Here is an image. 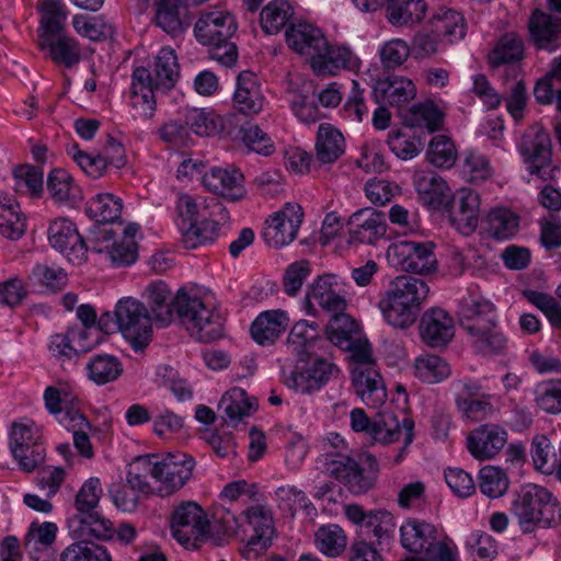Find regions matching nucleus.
Masks as SVG:
<instances>
[{
	"label": "nucleus",
	"mask_w": 561,
	"mask_h": 561,
	"mask_svg": "<svg viewBox=\"0 0 561 561\" xmlns=\"http://www.w3.org/2000/svg\"><path fill=\"white\" fill-rule=\"evenodd\" d=\"M57 526L54 523H33L24 539V547L34 561H53L50 546L54 543Z\"/></svg>",
	"instance_id": "obj_33"
},
{
	"label": "nucleus",
	"mask_w": 561,
	"mask_h": 561,
	"mask_svg": "<svg viewBox=\"0 0 561 561\" xmlns=\"http://www.w3.org/2000/svg\"><path fill=\"white\" fill-rule=\"evenodd\" d=\"M180 76V66L174 49L163 47L154 59L152 71H150V85L157 92L165 93L174 88Z\"/></svg>",
	"instance_id": "obj_31"
},
{
	"label": "nucleus",
	"mask_w": 561,
	"mask_h": 561,
	"mask_svg": "<svg viewBox=\"0 0 561 561\" xmlns=\"http://www.w3.org/2000/svg\"><path fill=\"white\" fill-rule=\"evenodd\" d=\"M394 527V518L391 513L385 510H371L362 528H365L381 542L391 538Z\"/></svg>",
	"instance_id": "obj_61"
},
{
	"label": "nucleus",
	"mask_w": 561,
	"mask_h": 561,
	"mask_svg": "<svg viewBox=\"0 0 561 561\" xmlns=\"http://www.w3.org/2000/svg\"><path fill=\"white\" fill-rule=\"evenodd\" d=\"M554 447L546 435H536L530 445V456L537 471L551 474L556 468L554 459H551Z\"/></svg>",
	"instance_id": "obj_58"
},
{
	"label": "nucleus",
	"mask_w": 561,
	"mask_h": 561,
	"mask_svg": "<svg viewBox=\"0 0 561 561\" xmlns=\"http://www.w3.org/2000/svg\"><path fill=\"white\" fill-rule=\"evenodd\" d=\"M304 211L300 205L287 203L278 211L265 220L262 232L264 241L273 248H280L291 243L302 222Z\"/></svg>",
	"instance_id": "obj_10"
},
{
	"label": "nucleus",
	"mask_w": 561,
	"mask_h": 561,
	"mask_svg": "<svg viewBox=\"0 0 561 561\" xmlns=\"http://www.w3.org/2000/svg\"><path fill=\"white\" fill-rule=\"evenodd\" d=\"M114 316L118 331L130 342L134 350H142L151 341L152 318L144 302L124 297L115 306Z\"/></svg>",
	"instance_id": "obj_7"
},
{
	"label": "nucleus",
	"mask_w": 561,
	"mask_h": 561,
	"mask_svg": "<svg viewBox=\"0 0 561 561\" xmlns=\"http://www.w3.org/2000/svg\"><path fill=\"white\" fill-rule=\"evenodd\" d=\"M171 530L178 542L188 546L207 533V516L196 502H183L173 511Z\"/></svg>",
	"instance_id": "obj_13"
},
{
	"label": "nucleus",
	"mask_w": 561,
	"mask_h": 561,
	"mask_svg": "<svg viewBox=\"0 0 561 561\" xmlns=\"http://www.w3.org/2000/svg\"><path fill=\"white\" fill-rule=\"evenodd\" d=\"M149 304L154 319L161 325H168L173 320L175 309L171 300V290L163 282L152 283L147 287Z\"/></svg>",
	"instance_id": "obj_45"
},
{
	"label": "nucleus",
	"mask_w": 561,
	"mask_h": 561,
	"mask_svg": "<svg viewBox=\"0 0 561 561\" xmlns=\"http://www.w3.org/2000/svg\"><path fill=\"white\" fill-rule=\"evenodd\" d=\"M150 70L137 67L133 72L130 105L134 110V118L139 121L150 119L156 112V89L150 85Z\"/></svg>",
	"instance_id": "obj_23"
},
{
	"label": "nucleus",
	"mask_w": 561,
	"mask_h": 561,
	"mask_svg": "<svg viewBox=\"0 0 561 561\" xmlns=\"http://www.w3.org/2000/svg\"><path fill=\"white\" fill-rule=\"evenodd\" d=\"M520 153L528 162L533 174H540L541 169L551 159V139L547 130L539 124L530 126L520 141Z\"/></svg>",
	"instance_id": "obj_17"
},
{
	"label": "nucleus",
	"mask_w": 561,
	"mask_h": 561,
	"mask_svg": "<svg viewBox=\"0 0 561 561\" xmlns=\"http://www.w3.org/2000/svg\"><path fill=\"white\" fill-rule=\"evenodd\" d=\"M41 49H48L50 58L58 65L71 68L81 60L79 44L67 35L56 37L48 42H39Z\"/></svg>",
	"instance_id": "obj_43"
},
{
	"label": "nucleus",
	"mask_w": 561,
	"mask_h": 561,
	"mask_svg": "<svg viewBox=\"0 0 561 561\" xmlns=\"http://www.w3.org/2000/svg\"><path fill=\"white\" fill-rule=\"evenodd\" d=\"M102 495L101 482L98 478L88 479L78 491L75 500L76 516L95 511Z\"/></svg>",
	"instance_id": "obj_63"
},
{
	"label": "nucleus",
	"mask_w": 561,
	"mask_h": 561,
	"mask_svg": "<svg viewBox=\"0 0 561 561\" xmlns=\"http://www.w3.org/2000/svg\"><path fill=\"white\" fill-rule=\"evenodd\" d=\"M47 191L57 204H73L80 198L79 187L68 172L61 169L51 171L47 179Z\"/></svg>",
	"instance_id": "obj_44"
},
{
	"label": "nucleus",
	"mask_w": 561,
	"mask_h": 561,
	"mask_svg": "<svg viewBox=\"0 0 561 561\" xmlns=\"http://www.w3.org/2000/svg\"><path fill=\"white\" fill-rule=\"evenodd\" d=\"M307 298L314 300L322 309L329 312H340L346 307L341 294L340 283L335 274L319 276L311 285Z\"/></svg>",
	"instance_id": "obj_28"
},
{
	"label": "nucleus",
	"mask_w": 561,
	"mask_h": 561,
	"mask_svg": "<svg viewBox=\"0 0 561 561\" xmlns=\"http://www.w3.org/2000/svg\"><path fill=\"white\" fill-rule=\"evenodd\" d=\"M286 42L289 48L299 55L309 59L324 48L325 36L322 31L309 23H298L290 25L285 33Z\"/></svg>",
	"instance_id": "obj_25"
},
{
	"label": "nucleus",
	"mask_w": 561,
	"mask_h": 561,
	"mask_svg": "<svg viewBox=\"0 0 561 561\" xmlns=\"http://www.w3.org/2000/svg\"><path fill=\"white\" fill-rule=\"evenodd\" d=\"M529 32L539 49L553 51L560 46L561 20L537 9L530 16Z\"/></svg>",
	"instance_id": "obj_26"
},
{
	"label": "nucleus",
	"mask_w": 561,
	"mask_h": 561,
	"mask_svg": "<svg viewBox=\"0 0 561 561\" xmlns=\"http://www.w3.org/2000/svg\"><path fill=\"white\" fill-rule=\"evenodd\" d=\"M419 334L428 347H446L455 336V321L446 310L430 308L421 317Z\"/></svg>",
	"instance_id": "obj_15"
},
{
	"label": "nucleus",
	"mask_w": 561,
	"mask_h": 561,
	"mask_svg": "<svg viewBox=\"0 0 561 561\" xmlns=\"http://www.w3.org/2000/svg\"><path fill=\"white\" fill-rule=\"evenodd\" d=\"M401 435V424L398 417L388 411L379 414V419L373 421L371 438L382 444L392 443Z\"/></svg>",
	"instance_id": "obj_62"
},
{
	"label": "nucleus",
	"mask_w": 561,
	"mask_h": 561,
	"mask_svg": "<svg viewBox=\"0 0 561 561\" xmlns=\"http://www.w3.org/2000/svg\"><path fill=\"white\" fill-rule=\"evenodd\" d=\"M428 162L437 168H451L457 160L454 141L445 135L434 136L426 151Z\"/></svg>",
	"instance_id": "obj_51"
},
{
	"label": "nucleus",
	"mask_w": 561,
	"mask_h": 561,
	"mask_svg": "<svg viewBox=\"0 0 561 561\" xmlns=\"http://www.w3.org/2000/svg\"><path fill=\"white\" fill-rule=\"evenodd\" d=\"M524 56V43L514 32L503 34L493 47V67L519 61Z\"/></svg>",
	"instance_id": "obj_52"
},
{
	"label": "nucleus",
	"mask_w": 561,
	"mask_h": 561,
	"mask_svg": "<svg viewBox=\"0 0 561 561\" xmlns=\"http://www.w3.org/2000/svg\"><path fill=\"white\" fill-rule=\"evenodd\" d=\"M44 173L34 165H19L13 170L14 188L19 193L38 195L43 191Z\"/></svg>",
	"instance_id": "obj_55"
},
{
	"label": "nucleus",
	"mask_w": 561,
	"mask_h": 561,
	"mask_svg": "<svg viewBox=\"0 0 561 561\" xmlns=\"http://www.w3.org/2000/svg\"><path fill=\"white\" fill-rule=\"evenodd\" d=\"M455 404L465 420L480 422L491 412L490 394L479 380L459 379L453 382Z\"/></svg>",
	"instance_id": "obj_11"
},
{
	"label": "nucleus",
	"mask_w": 561,
	"mask_h": 561,
	"mask_svg": "<svg viewBox=\"0 0 561 561\" xmlns=\"http://www.w3.org/2000/svg\"><path fill=\"white\" fill-rule=\"evenodd\" d=\"M244 176L238 169L211 168L203 175L204 186L230 202L245 196Z\"/></svg>",
	"instance_id": "obj_20"
},
{
	"label": "nucleus",
	"mask_w": 561,
	"mask_h": 561,
	"mask_svg": "<svg viewBox=\"0 0 561 561\" xmlns=\"http://www.w3.org/2000/svg\"><path fill=\"white\" fill-rule=\"evenodd\" d=\"M184 117L185 126L198 136L209 137L218 134L222 128L220 119L204 108H190Z\"/></svg>",
	"instance_id": "obj_56"
},
{
	"label": "nucleus",
	"mask_w": 561,
	"mask_h": 561,
	"mask_svg": "<svg viewBox=\"0 0 561 561\" xmlns=\"http://www.w3.org/2000/svg\"><path fill=\"white\" fill-rule=\"evenodd\" d=\"M153 479L161 483L159 492L170 495L180 490L193 474L195 460L183 453L168 454L163 457L149 455Z\"/></svg>",
	"instance_id": "obj_9"
},
{
	"label": "nucleus",
	"mask_w": 561,
	"mask_h": 561,
	"mask_svg": "<svg viewBox=\"0 0 561 561\" xmlns=\"http://www.w3.org/2000/svg\"><path fill=\"white\" fill-rule=\"evenodd\" d=\"M400 542L412 553H425L438 542L437 529L425 520L408 518L400 527Z\"/></svg>",
	"instance_id": "obj_24"
},
{
	"label": "nucleus",
	"mask_w": 561,
	"mask_h": 561,
	"mask_svg": "<svg viewBox=\"0 0 561 561\" xmlns=\"http://www.w3.org/2000/svg\"><path fill=\"white\" fill-rule=\"evenodd\" d=\"M413 185L420 201L432 209L449 205L451 190L447 182L434 171H417L413 175Z\"/></svg>",
	"instance_id": "obj_19"
},
{
	"label": "nucleus",
	"mask_w": 561,
	"mask_h": 561,
	"mask_svg": "<svg viewBox=\"0 0 561 561\" xmlns=\"http://www.w3.org/2000/svg\"><path fill=\"white\" fill-rule=\"evenodd\" d=\"M411 54V47L401 38H392L382 44L379 57L387 69H396L402 66Z\"/></svg>",
	"instance_id": "obj_64"
},
{
	"label": "nucleus",
	"mask_w": 561,
	"mask_h": 561,
	"mask_svg": "<svg viewBox=\"0 0 561 561\" xmlns=\"http://www.w3.org/2000/svg\"><path fill=\"white\" fill-rule=\"evenodd\" d=\"M148 476L153 478L150 457L149 455L140 456L130 465L126 483L138 494H150L152 489L147 481Z\"/></svg>",
	"instance_id": "obj_60"
},
{
	"label": "nucleus",
	"mask_w": 561,
	"mask_h": 561,
	"mask_svg": "<svg viewBox=\"0 0 561 561\" xmlns=\"http://www.w3.org/2000/svg\"><path fill=\"white\" fill-rule=\"evenodd\" d=\"M294 11L285 0L270 2L261 12V26L267 34L278 33L293 16Z\"/></svg>",
	"instance_id": "obj_50"
},
{
	"label": "nucleus",
	"mask_w": 561,
	"mask_h": 561,
	"mask_svg": "<svg viewBox=\"0 0 561 561\" xmlns=\"http://www.w3.org/2000/svg\"><path fill=\"white\" fill-rule=\"evenodd\" d=\"M232 101L234 108L245 115L259 114L263 110L265 98L254 72L244 70L239 73Z\"/></svg>",
	"instance_id": "obj_22"
},
{
	"label": "nucleus",
	"mask_w": 561,
	"mask_h": 561,
	"mask_svg": "<svg viewBox=\"0 0 561 561\" xmlns=\"http://www.w3.org/2000/svg\"><path fill=\"white\" fill-rule=\"evenodd\" d=\"M278 507L294 516L298 510H313L306 493L295 485L284 484L274 491Z\"/></svg>",
	"instance_id": "obj_53"
},
{
	"label": "nucleus",
	"mask_w": 561,
	"mask_h": 561,
	"mask_svg": "<svg viewBox=\"0 0 561 561\" xmlns=\"http://www.w3.org/2000/svg\"><path fill=\"white\" fill-rule=\"evenodd\" d=\"M72 25L79 35L91 41H103L111 37L114 32L112 25L100 16L77 14L72 19Z\"/></svg>",
	"instance_id": "obj_57"
},
{
	"label": "nucleus",
	"mask_w": 561,
	"mask_h": 561,
	"mask_svg": "<svg viewBox=\"0 0 561 561\" xmlns=\"http://www.w3.org/2000/svg\"><path fill=\"white\" fill-rule=\"evenodd\" d=\"M415 376L426 383H437L446 379L451 370L449 364L437 355H422L414 362Z\"/></svg>",
	"instance_id": "obj_48"
},
{
	"label": "nucleus",
	"mask_w": 561,
	"mask_h": 561,
	"mask_svg": "<svg viewBox=\"0 0 561 561\" xmlns=\"http://www.w3.org/2000/svg\"><path fill=\"white\" fill-rule=\"evenodd\" d=\"M218 236L215 222L203 219L201 222H191L184 230L182 243L186 249H195L214 241Z\"/></svg>",
	"instance_id": "obj_59"
},
{
	"label": "nucleus",
	"mask_w": 561,
	"mask_h": 561,
	"mask_svg": "<svg viewBox=\"0 0 561 561\" xmlns=\"http://www.w3.org/2000/svg\"><path fill=\"white\" fill-rule=\"evenodd\" d=\"M242 515L253 531L248 545L260 550L266 549L274 535V519L271 510L264 505H253Z\"/></svg>",
	"instance_id": "obj_27"
},
{
	"label": "nucleus",
	"mask_w": 561,
	"mask_h": 561,
	"mask_svg": "<svg viewBox=\"0 0 561 561\" xmlns=\"http://www.w3.org/2000/svg\"><path fill=\"white\" fill-rule=\"evenodd\" d=\"M88 378L98 386L116 381L123 374V363L111 354L93 355L85 366Z\"/></svg>",
	"instance_id": "obj_39"
},
{
	"label": "nucleus",
	"mask_w": 561,
	"mask_h": 561,
	"mask_svg": "<svg viewBox=\"0 0 561 561\" xmlns=\"http://www.w3.org/2000/svg\"><path fill=\"white\" fill-rule=\"evenodd\" d=\"M449 220L462 234L472 233L480 217V196L478 193L462 188L457 192L449 207Z\"/></svg>",
	"instance_id": "obj_18"
},
{
	"label": "nucleus",
	"mask_w": 561,
	"mask_h": 561,
	"mask_svg": "<svg viewBox=\"0 0 561 561\" xmlns=\"http://www.w3.org/2000/svg\"><path fill=\"white\" fill-rule=\"evenodd\" d=\"M343 348L350 351L354 360L352 382L356 394L368 407L382 405L387 399V391L380 374L375 368L368 341L359 336L350 347Z\"/></svg>",
	"instance_id": "obj_5"
},
{
	"label": "nucleus",
	"mask_w": 561,
	"mask_h": 561,
	"mask_svg": "<svg viewBox=\"0 0 561 561\" xmlns=\"http://www.w3.org/2000/svg\"><path fill=\"white\" fill-rule=\"evenodd\" d=\"M154 8V24L172 37L182 34L190 25L186 8L180 0H156Z\"/></svg>",
	"instance_id": "obj_32"
},
{
	"label": "nucleus",
	"mask_w": 561,
	"mask_h": 561,
	"mask_svg": "<svg viewBox=\"0 0 561 561\" xmlns=\"http://www.w3.org/2000/svg\"><path fill=\"white\" fill-rule=\"evenodd\" d=\"M325 332L330 342L339 347H350L352 342L359 337L357 322L343 311L333 313Z\"/></svg>",
	"instance_id": "obj_41"
},
{
	"label": "nucleus",
	"mask_w": 561,
	"mask_h": 561,
	"mask_svg": "<svg viewBox=\"0 0 561 561\" xmlns=\"http://www.w3.org/2000/svg\"><path fill=\"white\" fill-rule=\"evenodd\" d=\"M428 291L425 280L400 275L390 282L378 307L387 323L397 329H407L415 322Z\"/></svg>",
	"instance_id": "obj_1"
},
{
	"label": "nucleus",
	"mask_w": 561,
	"mask_h": 561,
	"mask_svg": "<svg viewBox=\"0 0 561 561\" xmlns=\"http://www.w3.org/2000/svg\"><path fill=\"white\" fill-rule=\"evenodd\" d=\"M237 30L234 18L221 11L203 14L195 24V36L203 45L210 46L209 56L225 67H231L238 58V49L229 39Z\"/></svg>",
	"instance_id": "obj_4"
},
{
	"label": "nucleus",
	"mask_w": 561,
	"mask_h": 561,
	"mask_svg": "<svg viewBox=\"0 0 561 561\" xmlns=\"http://www.w3.org/2000/svg\"><path fill=\"white\" fill-rule=\"evenodd\" d=\"M41 12L39 42L66 35L64 30L68 11L61 0H43Z\"/></svg>",
	"instance_id": "obj_36"
},
{
	"label": "nucleus",
	"mask_w": 561,
	"mask_h": 561,
	"mask_svg": "<svg viewBox=\"0 0 561 561\" xmlns=\"http://www.w3.org/2000/svg\"><path fill=\"white\" fill-rule=\"evenodd\" d=\"M368 458L373 462L368 468H365L354 458L340 454L336 459L330 461L328 470L330 474L343 483L351 493L357 495L364 494L373 488L377 473L374 458L370 456Z\"/></svg>",
	"instance_id": "obj_12"
},
{
	"label": "nucleus",
	"mask_w": 561,
	"mask_h": 561,
	"mask_svg": "<svg viewBox=\"0 0 561 561\" xmlns=\"http://www.w3.org/2000/svg\"><path fill=\"white\" fill-rule=\"evenodd\" d=\"M360 59L344 44H330L324 39V48L311 59L310 67L318 76H336L341 70L357 71Z\"/></svg>",
	"instance_id": "obj_14"
},
{
	"label": "nucleus",
	"mask_w": 561,
	"mask_h": 561,
	"mask_svg": "<svg viewBox=\"0 0 561 561\" xmlns=\"http://www.w3.org/2000/svg\"><path fill=\"white\" fill-rule=\"evenodd\" d=\"M60 561H112V558L102 546L77 541L61 552Z\"/></svg>",
	"instance_id": "obj_54"
},
{
	"label": "nucleus",
	"mask_w": 561,
	"mask_h": 561,
	"mask_svg": "<svg viewBox=\"0 0 561 561\" xmlns=\"http://www.w3.org/2000/svg\"><path fill=\"white\" fill-rule=\"evenodd\" d=\"M316 547L325 556L335 558L341 556L347 545V536L336 524L320 526L314 534Z\"/></svg>",
	"instance_id": "obj_46"
},
{
	"label": "nucleus",
	"mask_w": 561,
	"mask_h": 561,
	"mask_svg": "<svg viewBox=\"0 0 561 561\" xmlns=\"http://www.w3.org/2000/svg\"><path fill=\"white\" fill-rule=\"evenodd\" d=\"M386 16L393 26L419 23L427 9L424 0H386Z\"/></svg>",
	"instance_id": "obj_38"
},
{
	"label": "nucleus",
	"mask_w": 561,
	"mask_h": 561,
	"mask_svg": "<svg viewBox=\"0 0 561 561\" xmlns=\"http://www.w3.org/2000/svg\"><path fill=\"white\" fill-rule=\"evenodd\" d=\"M434 243L431 241H399L387 250V260L396 268L414 273L427 274L436 268Z\"/></svg>",
	"instance_id": "obj_8"
},
{
	"label": "nucleus",
	"mask_w": 561,
	"mask_h": 561,
	"mask_svg": "<svg viewBox=\"0 0 561 561\" xmlns=\"http://www.w3.org/2000/svg\"><path fill=\"white\" fill-rule=\"evenodd\" d=\"M289 319L283 310L261 312L251 324V335L260 345L273 344L288 327Z\"/></svg>",
	"instance_id": "obj_30"
},
{
	"label": "nucleus",
	"mask_w": 561,
	"mask_h": 561,
	"mask_svg": "<svg viewBox=\"0 0 561 561\" xmlns=\"http://www.w3.org/2000/svg\"><path fill=\"white\" fill-rule=\"evenodd\" d=\"M175 314L195 340L209 343L224 335V317L195 294L179 290L173 299Z\"/></svg>",
	"instance_id": "obj_3"
},
{
	"label": "nucleus",
	"mask_w": 561,
	"mask_h": 561,
	"mask_svg": "<svg viewBox=\"0 0 561 561\" xmlns=\"http://www.w3.org/2000/svg\"><path fill=\"white\" fill-rule=\"evenodd\" d=\"M430 23L433 31L450 44L461 41L466 36V20L454 9L439 8L432 15Z\"/></svg>",
	"instance_id": "obj_37"
},
{
	"label": "nucleus",
	"mask_w": 561,
	"mask_h": 561,
	"mask_svg": "<svg viewBox=\"0 0 561 561\" xmlns=\"http://www.w3.org/2000/svg\"><path fill=\"white\" fill-rule=\"evenodd\" d=\"M348 225L352 239L367 244H375L387 232L385 215L373 208H363L354 213Z\"/></svg>",
	"instance_id": "obj_21"
},
{
	"label": "nucleus",
	"mask_w": 561,
	"mask_h": 561,
	"mask_svg": "<svg viewBox=\"0 0 561 561\" xmlns=\"http://www.w3.org/2000/svg\"><path fill=\"white\" fill-rule=\"evenodd\" d=\"M375 94L378 102L400 106L415 98L416 89L410 79L391 76L377 82Z\"/></svg>",
	"instance_id": "obj_34"
},
{
	"label": "nucleus",
	"mask_w": 561,
	"mask_h": 561,
	"mask_svg": "<svg viewBox=\"0 0 561 561\" xmlns=\"http://www.w3.org/2000/svg\"><path fill=\"white\" fill-rule=\"evenodd\" d=\"M512 512L524 533H531L536 527H551L561 519L557 499L548 489L533 483L523 485L516 493Z\"/></svg>",
	"instance_id": "obj_2"
},
{
	"label": "nucleus",
	"mask_w": 561,
	"mask_h": 561,
	"mask_svg": "<svg viewBox=\"0 0 561 561\" xmlns=\"http://www.w3.org/2000/svg\"><path fill=\"white\" fill-rule=\"evenodd\" d=\"M48 240L51 247L61 252L72 264H81L87 259V245L76 226L67 218L50 222Z\"/></svg>",
	"instance_id": "obj_16"
},
{
	"label": "nucleus",
	"mask_w": 561,
	"mask_h": 561,
	"mask_svg": "<svg viewBox=\"0 0 561 561\" xmlns=\"http://www.w3.org/2000/svg\"><path fill=\"white\" fill-rule=\"evenodd\" d=\"M457 317L463 330L473 339L476 347L482 352L490 346L491 300L479 285H471L458 305Z\"/></svg>",
	"instance_id": "obj_6"
},
{
	"label": "nucleus",
	"mask_w": 561,
	"mask_h": 561,
	"mask_svg": "<svg viewBox=\"0 0 561 561\" xmlns=\"http://www.w3.org/2000/svg\"><path fill=\"white\" fill-rule=\"evenodd\" d=\"M316 85L311 80H305L298 89L291 92L290 106L294 114L304 123H314L320 118L316 104Z\"/></svg>",
	"instance_id": "obj_40"
},
{
	"label": "nucleus",
	"mask_w": 561,
	"mask_h": 561,
	"mask_svg": "<svg viewBox=\"0 0 561 561\" xmlns=\"http://www.w3.org/2000/svg\"><path fill=\"white\" fill-rule=\"evenodd\" d=\"M69 528L79 541H88L90 538L107 540L113 536L112 523L96 511L75 516L69 524Z\"/></svg>",
	"instance_id": "obj_35"
},
{
	"label": "nucleus",
	"mask_w": 561,
	"mask_h": 561,
	"mask_svg": "<svg viewBox=\"0 0 561 561\" xmlns=\"http://www.w3.org/2000/svg\"><path fill=\"white\" fill-rule=\"evenodd\" d=\"M122 201L113 194H99L92 197L85 206L89 217L98 222H114L122 213Z\"/></svg>",
	"instance_id": "obj_47"
},
{
	"label": "nucleus",
	"mask_w": 561,
	"mask_h": 561,
	"mask_svg": "<svg viewBox=\"0 0 561 561\" xmlns=\"http://www.w3.org/2000/svg\"><path fill=\"white\" fill-rule=\"evenodd\" d=\"M520 229V216L510 207L493 208V240L505 241L514 238Z\"/></svg>",
	"instance_id": "obj_49"
},
{
	"label": "nucleus",
	"mask_w": 561,
	"mask_h": 561,
	"mask_svg": "<svg viewBox=\"0 0 561 561\" xmlns=\"http://www.w3.org/2000/svg\"><path fill=\"white\" fill-rule=\"evenodd\" d=\"M253 409V402L242 388H232L227 391L218 405L222 417L231 423H238L244 416H249Z\"/></svg>",
	"instance_id": "obj_42"
},
{
	"label": "nucleus",
	"mask_w": 561,
	"mask_h": 561,
	"mask_svg": "<svg viewBox=\"0 0 561 561\" xmlns=\"http://www.w3.org/2000/svg\"><path fill=\"white\" fill-rule=\"evenodd\" d=\"M345 149L344 136L337 128L328 123L319 125L314 144L316 162L332 164L344 154Z\"/></svg>",
	"instance_id": "obj_29"
}]
</instances>
